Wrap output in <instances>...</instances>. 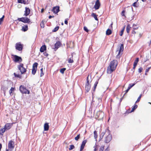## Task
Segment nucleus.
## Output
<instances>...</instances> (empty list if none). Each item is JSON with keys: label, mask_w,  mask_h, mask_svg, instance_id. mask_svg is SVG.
Here are the masks:
<instances>
[{"label": "nucleus", "mask_w": 151, "mask_h": 151, "mask_svg": "<svg viewBox=\"0 0 151 151\" xmlns=\"http://www.w3.org/2000/svg\"><path fill=\"white\" fill-rule=\"evenodd\" d=\"M91 88V85L89 84H86L85 89L86 91L88 92Z\"/></svg>", "instance_id": "nucleus-21"}, {"label": "nucleus", "mask_w": 151, "mask_h": 151, "mask_svg": "<svg viewBox=\"0 0 151 151\" xmlns=\"http://www.w3.org/2000/svg\"><path fill=\"white\" fill-rule=\"evenodd\" d=\"M70 148H69V150H72L75 147L73 145H71L70 146Z\"/></svg>", "instance_id": "nucleus-41"}, {"label": "nucleus", "mask_w": 151, "mask_h": 151, "mask_svg": "<svg viewBox=\"0 0 151 151\" xmlns=\"http://www.w3.org/2000/svg\"><path fill=\"white\" fill-rule=\"evenodd\" d=\"M137 105L136 104H135L134 106L132 108L131 110V111L130 113L132 112L135 109L137 108Z\"/></svg>", "instance_id": "nucleus-29"}, {"label": "nucleus", "mask_w": 151, "mask_h": 151, "mask_svg": "<svg viewBox=\"0 0 151 151\" xmlns=\"http://www.w3.org/2000/svg\"><path fill=\"white\" fill-rule=\"evenodd\" d=\"M137 1L134 2L132 4V6L134 7H137L138 6V5H137Z\"/></svg>", "instance_id": "nucleus-45"}, {"label": "nucleus", "mask_w": 151, "mask_h": 151, "mask_svg": "<svg viewBox=\"0 0 151 151\" xmlns=\"http://www.w3.org/2000/svg\"><path fill=\"white\" fill-rule=\"evenodd\" d=\"M66 70V68H63L61 69L60 70V72L62 74L64 73L65 71Z\"/></svg>", "instance_id": "nucleus-35"}, {"label": "nucleus", "mask_w": 151, "mask_h": 151, "mask_svg": "<svg viewBox=\"0 0 151 151\" xmlns=\"http://www.w3.org/2000/svg\"><path fill=\"white\" fill-rule=\"evenodd\" d=\"M111 33V31L109 29H108L106 32V35H110Z\"/></svg>", "instance_id": "nucleus-26"}, {"label": "nucleus", "mask_w": 151, "mask_h": 151, "mask_svg": "<svg viewBox=\"0 0 151 151\" xmlns=\"http://www.w3.org/2000/svg\"><path fill=\"white\" fill-rule=\"evenodd\" d=\"M98 83V80L96 81V82H95V83L94 84V85L93 89V90L92 91V93H93V92L95 91Z\"/></svg>", "instance_id": "nucleus-20"}, {"label": "nucleus", "mask_w": 151, "mask_h": 151, "mask_svg": "<svg viewBox=\"0 0 151 151\" xmlns=\"http://www.w3.org/2000/svg\"><path fill=\"white\" fill-rule=\"evenodd\" d=\"M23 48V45L21 44L20 42L17 43L16 44L15 48L17 50L21 51L22 50Z\"/></svg>", "instance_id": "nucleus-6"}, {"label": "nucleus", "mask_w": 151, "mask_h": 151, "mask_svg": "<svg viewBox=\"0 0 151 151\" xmlns=\"http://www.w3.org/2000/svg\"><path fill=\"white\" fill-rule=\"evenodd\" d=\"M93 147L94 148V151H97V146H96V145H95V146H94Z\"/></svg>", "instance_id": "nucleus-55"}, {"label": "nucleus", "mask_w": 151, "mask_h": 151, "mask_svg": "<svg viewBox=\"0 0 151 151\" xmlns=\"http://www.w3.org/2000/svg\"><path fill=\"white\" fill-rule=\"evenodd\" d=\"M14 74L15 77L19 78H21L22 76L19 74H17L15 73H14Z\"/></svg>", "instance_id": "nucleus-34"}, {"label": "nucleus", "mask_w": 151, "mask_h": 151, "mask_svg": "<svg viewBox=\"0 0 151 151\" xmlns=\"http://www.w3.org/2000/svg\"><path fill=\"white\" fill-rule=\"evenodd\" d=\"M135 84V83H130L129 84L128 88H129V89H130L133 86H134Z\"/></svg>", "instance_id": "nucleus-39"}, {"label": "nucleus", "mask_w": 151, "mask_h": 151, "mask_svg": "<svg viewBox=\"0 0 151 151\" xmlns=\"http://www.w3.org/2000/svg\"><path fill=\"white\" fill-rule=\"evenodd\" d=\"M143 70V68L142 67H140L138 69V72L139 73H141Z\"/></svg>", "instance_id": "nucleus-47"}, {"label": "nucleus", "mask_w": 151, "mask_h": 151, "mask_svg": "<svg viewBox=\"0 0 151 151\" xmlns=\"http://www.w3.org/2000/svg\"><path fill=\"white\" fill-rule=\"evenodd\" d=\"M37 69L32 68V74L34 75L36 72Z\"/></svg>", "instance_id": "nucleus-32"}, {"label": "nucleus", "mask_w": 151, "mask_h": 151, "mask_svg": "<svg viewBox=\"0 0 151 151\" xmlns=\"http://www.w3.org/2000/svg\"><path fill=\"white\" fill-rule=\"evenodd\" d=\"M14 56L13 60L15 62H21L22 61V59L21 57L17 55H12Z\"/></svg>", "instance_id": "nucleus-5"}, {"label": "nucleus", "mask_w": 151, "mask_h": 151, "mask_svg": "<svg viewBox=\"0 0 151 151\" xmlns=\"http://www.w3.org/2000/svg\"><path fill=\"white\" fill-rule=\"evenodd\" d=\"M118 62L117 60H113L111 61L107 68V73L109 74L111 73L115 69L117 65Z\"/></svg>", "instance_id": "nucleus-1"}, {"label": "nucleus", "mask_w": 151, "mask_h": 151, "mask_svg": "<svg viewBox=\"0 0 151 151\" xmlns=\"http://www.w3.org/2000/svg\"><path fill=\"white\" fill-rule=\"evenodd\" d=\"M87 142V140H85L83 141L81 146L80 151H82V150L83 149L85 144H86Z\"/></svg>", "instance_id": "nucleus-14"}, {"label": "nucleus", "mask_w": 151, "mask_h": 151, "mask_svg": "<svg viewBox=\"0 0 151 151\" xmlns=\"http://www.w3.org/2000/svg\"><path fill=\"white\" fill-rule=\"evenodd\" d=\"M139 60V59L138 58H136V59L134 61L135 62H136L137 63H138V61Z\"/></svg>", "instance_id": "nucleus-54"}, {"label": "nucleus", "mask_w": 151, "mask_h": 151, "mask_svg": "<svg viewBox=\"0 0 151 151\" xmlns=\"http://www.w3.org/2000/svg\"><path fill=\"white\" fill-rule=\"evenodd\" d=\"M61 45V43L60 41H58L55 44V47L53 48L55 51H56L60 47Z\"/></svg>", "instance_id": "nucleus-10"}, {"label": "nucleus", "mask_w": 151, "mask_h": 151, "mask_svg": "<svg viewBox=\"0 0 151 151\" xmlns=\"http://www.w3.org/2000/svg\"><path fill=\"white\" fill-rule=\"evenodd\" d=\"M142 95L140 94V95L138 97V98L137 99V100L136 101L135 103H137V102H138L140 100L141 98V97Z\"/></svg>", "instance_id": "nucleus-46"}, {"label": "nucleus", "mask_w": 151, "mask_h": 151, "mask_svg": "<svg viewBox=\"0 0 151 151\" xmlns=\"http://www.w3.org/2000/svg\"><path fill=\"white\" fill-rule=\"evenodd\" d=\"M30 9L29 8L25 7L24 13L23 15L26 17L29 14L30 12Z\"/></svg>", "instance_id": "nucleus-13"}, {"label": "nucleus", "mask_w": 151, "mask_h": 151, "mask_svg": "<svg viewBox=\"0 0 151 151\" xmlns=\"http://www.w3.org/2000/svg\"><path fill=\"white\" fill-rule=\"evenodd\" d=\"M8 148L9 149L11 150H13L14 148V142L12 140H11L9 141L8 145Z\"/></svg>", "instance_id": "nucleus-8"}, {"label": "nucleus", "mask_w": 151, "mask_h": 151, "mask_svg": "<svg viewBox=\"0 0 151 151\" xmlns=\"http://www.w3.org/2000/svg\"><path fill=\"white\" fill-rule=\"evenodd\" d=\"M54 17V16H52L50 15L49 17V19H50L51 18H52V17Z\"/></svg>", "instance_id": "nucleus-60"}, {"label": "nucleus", "mask_w": 151, "mask_h": 151, "mask_svg": "<svg viewBox=\"0 0 151 151\" xmlns=\"http://www.w3.org/2000/svg\"><path fill=\"white\" fill-rule=\"evenodd\" d=\"M17 20L19 21L22 22L24 23H27L29 24L32 23V22H31L30 21V19L26 17L18 18Z\"/></svg>", "instance_id": "nucleus-2"}, {"label": "nucleus", "mask_w": 151, "mask_h": 151, "mask_svg": "<svg viewBox=\"0 0 151 151\" xmlns=\"http://www.w3.org/2000/svg\"><path fill=\"white\" fill-rule=\"evenodd\" d=\"M49 129V126L48 123H46L44 125V130L45 131H47Z\"/></svg>", "instance_id": "nucleus-18"}, {"label": "nucleus", "mask_w": 151, "mask_h": 151, "mask_svg": "<svg viewBox=\"0 0 151 151\" xmlns=\"http://www.w3.org/2000/svg\"><path fill=\"white\" fill-rule=\"evenodd\" d=\"M18 2L19 3L23 4H26L24 0H17Z\"/></svg>", "instance_id": "nucleus-30"}, {"label": "nucleus", "mask_w": 151, "mask_h": 151, "mask_svg": "<svg viewBox=\"0 0 151 151\" xmlns=\"http://www.w3.org/2000/svg\"><path fill=\"white\" fill-rule=\"evenodd\" d=\"M137 63L135 62H134L133 66H136L137 65Z\"/></svg>", "instance_id": "nucleus-57"}, {"label": "nucleus", "mask_w": 151, "mask_h": 151, "mask_svg": "<svg viewBox=\"0 0 151 151\" xmlns=\"http://www.w3.org/2000/svg\"><path fill=\"white\" fill-rule=\"evenodd\" d=\"M112 137L110 134H109L106 137L105 140V142L106 143H108L111 140Z\"/></svg>", "instance_id": "nucleus-9"}, {"label": "nucleus", "mask_w": 151, "mask_h": 151, "mask_svg": "<svg viewBox=\"0 0 151 151\" xmlns=\"http://www.w3.org/2000/svg\"><path fill=\"white\" fill-rule=\"evenodd\" d=\"M125 27V26H124V27H123V28L121 30V32H120V33H119V35L120 36H122V35L123 34L124 31V30Z\"/></svg>", "instance_id": "nucleus-31"}, {"label": "nucleus", "mask_w": 151, "mask_h": 151, "mask_svg": "<svg viewBox=\"0 0 151 151\" xmlns=\"http://www.w3.org/2000/svg\"><path fill=\"white\" fill-rule=\"evenodd\" d=\"M132 33L134 34H135L136 32L135 31H134V30H133L132 32Z\"/></svg>", "instance_id": "nucleus-62"}, {"label": "nucleus", "mask_w": 151, "mask_h": 151, "mask_svg": "<svg viewBox=\"0 0 151 151\" xmlns=\"http://www.w3.org/2000/svg\"><path fill=\"white\" fill-rule=\"evenodd\" d=\"M19 90L22 93L26 94L27 93L29 94V91L22 85L19 87Z\"/></svg>", "instance_id": "nucleus-4"}, {"label": "nucleus", "mask_w": 151, "mask_h": 151, "mask_svg": "<svg viewBox=\"0 0 151 151\" xmlns=\"http://www.w3.org/2000/svg\"><path fill=\"white\" fill-rule=\"evenodd\" d=\"M44 9H41V12L42 13L43 12H44Z\"/></svg>", "instance_id": "nucleus-64"}, {"label": "nucleus", "mask_w": 151, "mask_h": 151, "mask_svg": "<svg viewBox=\"0 0 151 151\" xmlns=\"http://www.w3.org/2000/svg\"><path fill=\"white\" fill-rule=\"evenodd\" d=\"M104 149V147L101 146V147L99 149V151H103Z\"/></svg>", "instance_id": "nucleus-48"}, {"label": "nucleus", "mask_w": 151, "mask_h": 151, "mask_svg": "<svg viewBox=\"0 0 151 151\" xmlns=\"http://www.w3.org/2000/svg\"><path fill=\"white\" fill-rule=\"evenodd\" d=\"M136 66H133V72L134 73V70H135V69L136 68Z\"/></svg>", "instance_id": "nucleus-61"}, {"label": "nucleus", "mask_w": 151, "mask_h": 151, "mask_svg": "<svg viewBox=\"0 0 151 151\" xmlns=\"http://www.w3.org/2000/svg\"><path fill=\"white\" fill-rule=\"evenodd\" d=\"M150 68H151V67H149L148 69H146L145 70L146 73L147 72L149 71V70H150Z\"/></svg>", "instance_id": "nucleus-56"}, {"label": "nucleus", "mask_w": 151, "mask_h": 151, "mask_svg": "<svg viewBox=\"0 0 151 151\" xmlns=\"http://www.w3.org/2000/svg\"><path fill=\"white\" fill-rule=\"evenodd\" d=\"M7 89L8 88L6 87H5L4 86H3L1 87V90H2L3 91L4 95H5V93Z\"/></svg>", "instance_id": "nucleus-24"}, {"label": "nucleus", "mask_w": 151, "mask_h": 151, "mask_svg": "<svg viewBox=\"0 0 151 151\" xmlns=\"http://www.w3.org/2000/svg\"><path fill=\"white\" fill-rule=\"evenodd\" d=\"M68 62L70 63H72L73 62V55H72L70 57V56H69V57L68 58Z\"/></svg>", "instance_id": "nucleus-17"}, {"label": "nucleus", "mask_w": 151, "mask_h": 151, "mask_svg": "<svg viewBox=\"0 0 151 151\" xmlns=\"http://www.w3.org/2000/svg\"><path fill=\"white\" fill-rule=\"evenodd\" d=\"M94 137L95 139H96L97 137V132L96 131H95L94 132Z\"/></svg>", "instance_id": "nucleus-43"}, {"label": "nucleus", "mask_w": 151, "mask_h": 151, "mask_svg": "<svg viewBox=\"0 0 151 151\" xmlns=\"http://www.w3.org/2000/svg\"><path fill=\"white\" fill-rule=\"evenodd\" d=\"M12 124L10 123H7L4 126V127L6 130L9 129L12 127Z\"/></svg>", "instance_id": "nucleus-15"}, {"label": "nucleus", "mask_w": 151, "mask_h": 151, "mask_svg": "<svg viewBox=\"0 0 151 151\" xmlns=\"http://www.w3.org/2000/svg\"><path fill=\"white\" fill-rule=\"evenodd\" d=\"M118 52V53L116 56V58L117 59H119L121 57V55H120V52L121 51H119V50H117L116 51V52Z\"/></svg>", "instance_id": "nucleus-25"}, {"label": "nucleus", "mask_w": 151, "mask_h": 151, "mask_svg": "<svg viewBox=\"0 0 151 151\" xmlns=\"http://www.w3.org/2000/svg\"><path fill=\"white\" fill-rule=\"evenodd\" d=\"M44 55L46 56H47L48 55V53H47L46 52H45L44 53Z\"/></svg>", "instance_id": "nucleus-58"}, {"label": "nucleus", "mask_w": 151, "mask_h": 151, "mask_svg": "<svg viewBox=\"0 0 151 151\" xmlns=\"http://www.w3.org/2000/svg\"><path fill=\"white\" fill-rule=\"evenodd\" d=\"M31 0H24V1L26 3V4H28L29 3V2Z\"/></svg>", "instance_id": "nucleus-49"}, {"label": "nucleus", "mask_w": 151, "mask_h": 151, "mask_svg": "<svg viewBox=\"0 0 151 151\" xmlns=\"http://www.w3.org/2000/svg\"><path fill=\"white\" fill-rule=\"evenodd\" d=\"M15 88L12 87L10 90L9 91V93L10 95L12 93V91L14 90Z\"/></svg>", "instance_id": "nucleus-37"}, {"label": "nucleus", "mask_w": 151, "mask_h": 151, "mask_svg": "<svg viewBox=\"0 0 151 151\" xmlns=\"http://www.w3.org/2000/svg\"><path fill=\"white\" fill-rule=\"evenodd\" d=\"M100 3L99 0H97L95 3V4L94 6V7L96 10L98 9H99L100 6Z\"/></svg>", "instance_id": "nucleus-11"}, {"label": "nucleus", "mask_w": 151, "mask_h": 151, "mask_svg": "<svg viewBox=\"0 0 151 151\" xmlns=\"http://www.w3.org/2000/svg\"><path fill=\"white\" fill-rule=\"evenodd\" d=\"M80 134H78L76 137L75 138V139L76 141H78L80 137Z\"/></svg>", "instance_id": "nucleus-40"}, {"label": "nucleus", "mask_w": 151, "mask_h": 151, "mask_svg": "<svg viewBox=\"0 0 151 151\" xmlns=\"http://www.w3.org/2000/svg\"><path fill=\"white\" fill-rule=\"evenodd\" d=\"M46 47L45 45H44L41 47L40 49V51L41 52H42L45 50H46Z\"/></svg>", "instance_id": "nucleus-16"}, {"label": "nucleus", "mask_w": 151, "mask_h": 151, "mask_svg": "<svg viewBox=\"0 0 151 151\" xmlns=\"http://www.w3.org/2000/svg\"><path fill=\"white\" fill-rule=\"evenodd\" d=\"M130 89H129V88L128 87L127 89V90H126L125 91V92H126L125 93H127Z\"/></svg>", "instance_id": "nucleus-59"}, {"label": "nucleus", "mask_w": 151, "mask_h": 151, "mask_svg": "<svg viewBox=\"0 0 151 151\" xmlns=\"http://www.w3.org/2000/svg\"><path fill=\"white\" fill-rule=\"evenodd\" d=\"M23 66V64L21 63H20V65H19L17 67L19 70L21 72V74L24 73L26 71V69L24 68Z\"/></svg>", "instance_id": "nucleus-3"}, {"label": "nucleus", "mask_w": 151, "mask_h": 151, "mask_svg": "<svg viewBox=\"0 0 151 151\" xmlns=\"http://www.w3.org/2000/svg\"><path fill=\"white\" fill-rule=\"evenodd\" d=\"M125 10H123L122 12V13H121V15L122 16H125V15H124V13H125Z\"/></svg>", "instance_id": "nucleus-50"}, {"label": "nucleus", "mask_w": 151, "mask_h": 151, "mask_svg": "<svg viewBox=\"0 0 151 151\" xmlns=\"http://www.w3.org/2000/svg\"><path fill=\"white\" fill-rule=\"evenodd\" d=\"M38 65V64L37 63H34L33 65L32 68L37 69V66Z\"/></svg>", "instance_id": "nucleus-33"}, {"label": "nucleus", "mask_w": 151, "mask_h": 151, "mask_svg": "<svg viewBox=\"0 0 151 151\" xmlns=\"http://www.w3.org/2000/svg\"><path fill=\"white\" fill-rule=\"evenodd\" d=\"M104 113L100 111H97L96 114V116L97 117V118H99V119H102L104 116Z\"/></svg>", "instance_id": "nucleus-7"}, {"label": "nucleus", "mask_w": 151, "mask_h": 151, "mask_svg": "<svg viewBox=\"0 0 151 151\" xmlns=\"http://www.w3.org/2000/svg\"><path fill=\"white\" fill-rule=\"evenodd\" d=\"M89 76H88L87 77V78L86 81H87V82L86 83V84H89V81H88V78Z\"/></svg>", "instance_id": "nucleus-53"}, {"label": "nucleus", "mask_w": 151, "mask_h": 151, "mask_svg": "<svg viewBox=\"0 0 151 151\" xmlns=\"http://www.w3.org/2000/svg\"><path fill=\"white\" fill-rule=\"evenodd\" d=\"M130 28L131 27L130 26V25L129 24L126 27V31L128 33H129V30Z\"/></svg>", "instance_id": "nucleus-28"}, {"label": "nucleus", "mask_w": 151, "mask_h": 151, "mask_svg": "<svg viewBox=\"0 0 151 151\" xmlns=\"http://www.w3.org/2000/svg\"><path fill=\"white\" fill-rule=\"evenodd\" d=\"M4 16L3 15L2 17L0 18V25L1 24L2 22H3L4 19Z\"/></svg>", "instance_id": "nucleus-42"}, {"label": "nucleus", "mask_w": 151, "mask_h": 151, "mask_svg": "<svg viewBox=\"0 0 151 151\" xmlns=\"http://www.w3.org/2000/svg\"><path fill=\"white\" fill-rule=\"evenodd\" d=\"M22 30L23 31L25 32L28 30V26L27 25H25L24 26H23L22 27Z\"/></svg>", "instance_id": "nucleus-23"}, {"label": "nucleus", "mask_w": 151, "mask_h": 151, "mask_svg": "<svg viewBox=\"0 0 151 151\" xmlns=\"http://www.w3.org/2000/svg\"><path fill=\"white\" fill-rule=\"evenodd\" d=\"M59 27L58 26L56 27H55L53 29L52 31L53 32H56L59 29Z\"/></svg>", "instance_id": "nucleus-38"}, {"label": "nucleus", "mask_w": 151, "mask_h": 151, "mask_svg": "<svg viewBox=\"0 0 151 151\" xmlns=\"http://www.w3.org/2000/svg\"><path fill=\"white\" fill-rule=\"evenodd\" d=\"M84 29L85 31L87 32H88V29L86 27H84Z\"/></svg>", "instance_id": "nucleus-51"}, {"label": "nucleus", "mask_w": 151, "mask_h": 151, "mask_svg": "<svg viewBox=\"0 0 151 151\" xmlns=\"http://www.w3.org/2000/svg\"><path fill=\"white\" fill-rule=\"evenodd\" d=\"M40 76L41 77L42 76H43L44 74V73L43 72V68H42L40 69Z\"/></svg>", "instance_id": "nucleus-44"}, {"label": "nucleus", "mask_w": 151, "mask_h": 151, "mask_svg": "<svg viewBox=\"0 0 151 151\" xmlns=\"http://www.w3.org/2000/svg\"><path fill=\"white\" fill-rule=\"evenodd\" d=\"M59 8L60 7L59 6H57L54 7L52 10V11L55 14L58 13L60 11Z\"/></svg>", "instance_id": "nucleus-12"}, {"label": "nucleus", "mask_w": 151, "mask_h": 151, "mask_svg": "<svg viewBox=\"0 0 151 151\" xmlns=\"http://www.w3.org/2000/svg\"><path fill=\"white\" fill-rule=\"evenodd\" d=\"M6 130V128H5L4 127L1 129H0V134L1 135H3L4 133Z\"/></svg>", "instance_id": "nucleus-22"}, {"label": "nucleus", "mask_w": 151, "mask_h": 151, "mask_svg": "<svg viewBox=\"0 0 151 151\" xmlns=\"http://www.w3.org/2000/svg\"><path fill=\"white\" fill-rule=\"evenodd\" d=\"M117 50H119V51L122 52L124 50L123 45V44H121L120 45H119V47L117 49Z\"/></svg>", "instance_id": "nucleus-19"}, {"label": "nucleus", "mask_w": 151, "mask_h": 151, "mask_svg": "<svg viewBox=\"0 0 151 151\" xmlns=\"http://www.w3.org/2000/svg\"><path fill=\"white\" fill-rule=\"evenodd\" d=\"M40 26L41 28H44V23L43 20H42L40 24Z\"/></svg>", "instance_id": "nucleus-36"}, {"label": "nucleus", "mask_w": 151, "mask_h": 151, "mask_svg": "<svg viewBox=\"0 0 151 151\" xmlns=\"http://www.w3.org/2000/svg\"><path fill=\"white\" fill-rule=\"evenodd\" d=\"M112 25H113V23H112L110 25V27H111L112 28Z\"/></svg>", "instance_id": "nucleus-63"}, {"label": "nucleus", "mask_w": 151, "mask_h": 151, "mask_svg": "<svg viewBox=\"0 0 151 151\" xmlns=\"http://www.w3.org/2000/svg\"><path fill=\"white\" fill-rule=\"evenodd\" d=\"M91 16L93 17L97 21L98 20L97 17V15L94 13H92Z\"/></svg>", "instance_id": "nucleus-27"}, {"label": "nucleus", "mask_w": 151, "mask_h": 151, "mask_svg": "<svg viewBox=\"0 0 151 151\" xmlns=\"http://www.w3.org/2000/svg\"><path fill=\"white\" fill-rule=\"evenodd\" d=\"M69 20V19L68 18H67V19H65V24H68V20Z\"/></svg>", "instance_id": "nucleus-52"}]
</instances>
